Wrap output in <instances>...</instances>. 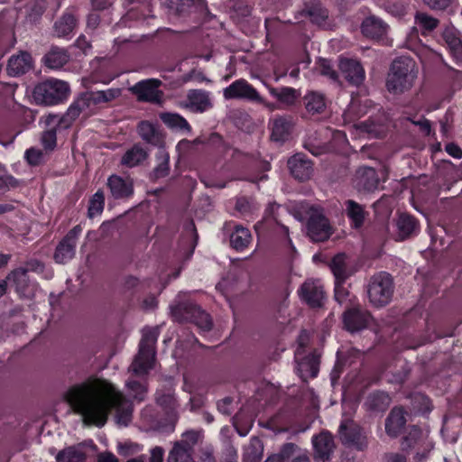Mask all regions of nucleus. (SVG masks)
Returning <instances> with one entry per match:
<instances>
[{"mask_svg": "<svg viewBox=\"0 0 462 462\" xmlns=\"http://www.w3.org/2000/svg\"><path fill=\"white\" fill-rule=\"evenodd\" d=\"M65 400L88 426L103 427L112 410L118 424L127 426L133 418V402L105 380L75 384L66 393Z\"/></svg>", "mask_w": 462, "mask_h": 462, "instance_id": "1", "label": "nucleus"}, {"mask_svg": "<svg viewBox=\"0 0 462 462\" xmlns=\"http://www.w3.org/2000/svg\"><path fill=\"white\" fill-rule=\"evenodd\" d=\"M418 69L415 60L406 55L396 57L389 69L386 78V88L394 95H400L411 88Z\"/></svg>", "mask_w": 462, "mask_h": 462, "instance_id": "2", "label": "nucleus"}, {"mask_svg": "<svg viewBox=\"0 0 462 462\" xmlns=\"http://www.w3.org/2000/svg\"><path fill=\"white\" fill-rule=\"evenodd\" d=\"M160 335L158 327H145L139 343V350L131 369L134 375H147L153 368L156 356V343Z\"/></svg>", "mask_w": 462, "mask_h": 462, "instance_id": "3", "label": "nucleus"}, {"mask_svg": "<svg viewBox=\"0 0 462 462\" xmlns=\"http://www.w3.org/2000/svg\"><path fill=\"white\" fill-rule=\"evenodd\" d=\"M170 309L173 321L193 323L203 332L210 331L213 328L210 315L193 301H179L171 305Z\"/></svg>", "mask_w": 462, "mask_h": 462, "instance_id": "4", "label": "nucleus"}, {"mask_svg": "<svg viewBox=\"0 0 462 462\" xmlns=\"http://www.w3.org/2000/svg\"><path fill=\"white\" fill-rule=\"evenodd\" d=\"M69 94L68 82L51 78L34 87L32 97L37 105L56 106L67 101Z\"/></svg>", "mask_w": 462, "mask_h": 462, "instance_id": "5", "label": "nucleus"}, {"mask_svg": "<svg viewBox=\"0 0 462 462\" xmlns=\"http://www.w3.org/2000/svg\"><path fill=\"white\" fill-rule=\"evenodd\" d=\"M233 159L237 163L236 167L241 173V179L253 183L267 180L268 176L265 172L271 170V164L267 161L239 151L234 152Z\"/></svg>", "mask_w": 462, "mask_h": 462, "instance_id": "6", "label": "nucleus"}, {"mask_svg": "<svg viewBox=\"0 0 462 462\" xmlns=\"http://www.w3.org/2000/svg\"><path fill=\"white\" fill-rule=\"evenodd\" d=\"M393 277L386 272H379L374 274L367 285L369 301L376 308L387 305L393 298Z\"/></svg>", "mask_w": 462, "mask_h": 462, "instance_id": "7", "label": "nucleus"}, {"mask_svg": "<svg viewBox=\"0 0 462 462\" xmlns=\"http://www.w3.org/2000/svg\"><path fill=\"white\" fill-rule=\"evenodd\" d=\"M121 94L119 88H108L100 91H87L82 93L76 100H74L68 108L69 116L76 120L79 115L91 106L108 103Z\"/></svg>", "mask_w": 462, "mask_h": 462, "instance_id": "8", "label": "nucleus"}, {"mask_svg": "<svg viewBox=\"0 0 462 462\" xmlns=\"http://www.w3.org/2000/svg\"><path fill=\"white\" fill-rule=\"evenodd\" d=\"M169 14L178 19L193 22L205 19L209 10L205 0H167Z\"/></svg>", "mask_w": 462, "mask_h": 462, "instance_id": "9", "label": "nucleus"}, {"mask_svg": "<svg viewBox=\"0 0 462 462\" xmlns=\"http://www.w3.org/2000/svg\"><path fill=\"white\" fill-rule=\"evenodd\" d=\"M75 120L69 116V112L60 116L56 114L47 115L43 122L47 127L41 136V143L45 151H53L57 146V133L68 129Z\"/></svg>", "mask_w": 462, "mask_h": 462, "instance_id": "10", "label": "nucleus"}, {"mask_svg": "<svg viewBox=\"0 0 462 462\" xmlns=\"http://www.w3.org/2000/svg\"><path fill=\"white\" fill-rule=\"evenodd\" d=\"M223 96L226 100L239 99L263 104V98L256 88L244 79H236L224 88Z\"/></svg>", "mask_w": 462, "mask_h": 462, "instance_id": "11", "label": "nucleus"}, {"mask_svg": "<svg viewBox=\"0 0 462 462\" xmlns=\"http://www.w3.org/2000/svg\"><path fill=\"white\" fill-rule=\"evenodd\" d=\"M342 444L355 447L358 450H364L367 447L366 436L364 430L352 420H346L340 423L338 430Z\"/></svg>", "mask_w": 462, "mask_h": 462, "instance_id": "12", "label": "nucleus"}, {"mask_svg": "<svg viewBox=\"0 0 462 462\" xmlns=\"http://www.w3.org/2000/svg\"><path fill=\"white\" fill-rule=\"evenodd\" d=\"M81 233V226L77 225L60 241L53 255L54 261L57 263L64 264L75 256L77 241Z\"/></svg>", "mask_w": 462, "mask_h": 462, "instance_id": "13", "label": "nucleus"}, {"mask_svg": "<svg viewBox=\"0 0 462 462\" xmlns=\"http://www.w3.org/2000/svg\"><path fill=\"white\" fill-rule=\"evenodd\" d=\"M306 229L308 236L313 242H324L333 233L328 218L318 211H313L310 215Z\"/></svg>", "mask_w": 462, "mask_h": 462, "instance_id": "14", "label": "nucleus"}, {"mask_svg": "<svg viewBox=\"0 0 462 462\" xmlns=\"http://www.w3.org/2000/svg\"><path fill=\"white\" fill-rule=\"evenodd\" d=\"M162 82L157 79H149L137 82L132 88L137 99L142 102L161 104L163 99V92L159 89Z\"/></svg>", "mask_w": 462, "mask_h": 462, "instance_id": "15", "label": "nucleus"}, {"mask_svg": "<svg viewBox=\"0 0 462 462\" xmlns=\"http://www.w3.org/2000/svg\"><path fill=\"white\" fill-rule=\"evenodd\" d=\"M370 319V312L364 310L360 305L346 307L342 315L344 328L351 333L367 328Z\"/></svg>", "mask_w": 462, "mask_h": 462, "instance_id": "16", "label": "nucleus"}, {"mask_svg": "<svg viewBox=\"0 0 462 462\" xmlns=\"http://www.w3.org/2000/svg\"><path fill=\"white\" fill-rule=\"evenodd\" d=\"M106 187L115 200L128 201L134 195V184L131 177L111 174L107 178Z\"/></svg>", "mask_w": 462, "mask_h": 462, "instance_id": "17", "label": "nucleus"}, {"mask_svg": "<svg viewBox=\"0 0 462 462\" xmlns=\"http://www.w3.org/2000/svg\"><path fill=\"white\" fill-rule=\"evenodd\" d=\"M300 298L312 309L320 308L324 304L325 291L323 287L314 281L307 280L300 287Z\"/></svg>", "mask_w": 462, "mask_h": 462, "instance_id": "18", "label": "nucleus"}, {"mask_svg": "<svg viewBox=\"0 0 462 462\" xmlns=\"http://www.w3.org/2000/svg\"><path fill=\"white\" fill-rule=\"evenodd\" d=\"M339 69L350 85L359 87L364 83L365 71L359 60L351 58H341Z\"/></svg>", "mask_w": 462, "mask_h": 462, "instance_id": "19", "label": "nucleus"}, {"mask_svg": "<svg viewBox=\"0 0 462 462\" xmlns=\"http://www.w3.org/2000/svg\"><path fill=\"white\" fill-rule=\"evenodd\" d=\"M78 17L73 9L67 8L53 24V33L59 38L70 39L78 27Z\"/></svg>", "mask_w": 462, "mask_h": 462, "instance_id": "20", "label": "nucleus"}, {"mask_svg": "<svg viewBox=\"0 0 462 462\" xmlns=\"http://www.w3.org/2000/svg\"><path fill=\"white\" fill-rule=\"evenodd\" d=\"M407 412L402 406L393 407L385 419V432L391 439L398 438L407 423Z\"/></svg>", "mask_w": 462, "mask_h": 462, "instance_id": "21", "label": "nucleus"}, {"mask_svg": "<svg viewBox=\"0 0 462 462\" xmlns=\"http://www.w3.org/2000/svg\"><path fill=\"white\" fill-rule=\"evenodd\" d=\"M137 132L146 143L157 147L159 150L164 149L165 135L156 125L149 121H141L138 124Z\"/></svg>", "mask_w": 462, "mask_h": 462, "instance_id": "22", "label": "nucleus"}, {"mask_svg": "<svg viewBox=\"0 0 462 462\" xmlns=\"http://www.w3.org/2000/svg\"><path fill=\"white\" fill-rule=\"evenodd\" d=\"M288 168L291 176L304 181L310 178L313 172V163L303 153H296L288 160Z\"/></svg>", "mask_w": 462, "mask_h": 462, "instance_id": "23", "label": "nucleus"}, {"mask_svg": "<svg viewBox=\"0 0 462 462\" xmlns=\"http://www.w3.org/2000/svg\"><path fill=\"white\" fill-rule=\"evenodd\" d=\"M312 444L314 448V457L323 462L328 461L330 456L335 448V443L333 436L328 432L323 431L319 435H316L312 439Z\"/></svg>", "mask_w": 462, "mask_h": 462, "instance_id": "24", "label": "nucleus"}, {"mask_svg": "<svg viewBox=\"0 0 462 462\" xmlns=\"http://www.w3.org/2000/svg\"><path fill=\"white\" fill-rule=\"evenodd\" d=\"M396 227L400 240L415 236L420 232L419 220L410 213H400L396 219Z\"/></svg>", "mask_w": 462, "mask_h": 462, "instance_id": "25", "label": "nucleus"}, {"mask_svg": "<svg viewBox=\"0 0 462 462\" xmlns=\"http://www.w3.org/2000/svg\"><path fill=\"white\" fill-rule=\"evenodd\" d=\"M187 107L193 113H204L212 107L208 92L203 89H191L187 95Z\"/></svg>", "mask_w": 462, "mask_h": 462, "instance_id": "26", "label": "nucleus"}, {"mask_svg": "<svg viewBox=\"0 0 462 462\" xmlns=\"http://www.w3.org/2000/svg\"><path fill=\"white\" fill-rule=\"evenodd\" d=\"M32 68V55L27 51H21L9 59L6 70L8 75L17 77L27 73Z\"/></svg>", "mask_w": 462, "mask_h": 462, "instance_id": "27", "label": "nucleus"}, {"mask_svg": "<svg viewBox=\"0 0 462 462\" xmlns=\"http://www.w3.org/2000/svg\"><path fill=\"white\" fill-rule=\"evenodd\" d=\"M344 211L349 220L351 227L354 229L361 228L368 216V212L365 210V206L353 199H347L345 201Z\"/></svg>", "mask_w": 462, "mask_h": 462, "instance_id": "28", "label": "nucleus"}, {"mask_svg": "<svg viewBox=\"0 0 462 462\" xmlns=\"http://www.w3.org/2000/svg\"><path fill=\"white\" fill-rule=\"evenodd\" d=\"M302 17L309 18L314 24L322 25L328 19V13L319 3H305L304 7L295 16L296 19Z\"/></svg>", "mask_w": 462, "mask_h": 462, "instance_id": "29", "label": "nucleus"}, {"mask_svg": "<svg viewBox=\"0 0 462 462\" xmlns=\"http://www.w3.org/2000/svg\"><path fill=\"white\" fill-rule=\"evenodd\" d=\"M391 403V397L383 391L370 393L364 403L365 410L372 413L384 412Z\"/></svg>", "mask_w": 462, "mask_h": 462, "instance_id": "30", "label": "nucleus"}, {"mask_svg": "<svg viewBox=\"0 0 462 462\" xmlns=\"http://www.w3.org/2000/svg\"><path fill=\"white\" fill-rule=\"evenodd\" d=\"M364 36L374 40L382 39L387 32V24L374 16L365 18L361 25Z\"/></svg>", "mask_w": 462, "mask_h": 462, "instance_id": "31", "label": "nucleus"}, {"mask_svg": "<svg viewBox=\"0 0 462 462\" xmlns=\"http://www.w3.org/2000/svg\"><path fill=\"white\" fill-rule=\"evenodd\" d=\"M147 158V151L140 144L135 143L123 154L120 164L131 169L141 165Z\"/></svg>", "mask_w": 462, "mask_h": 462, "instance_id": "32", "label": "nucleus"}, {"mask_svg": "<svg viewBox=\"0 0 462 462\" xmlns=\"http://www.w3.org/2000/svg\"><path fill=\"white\" fill-rule=\"evenodd\" d=\"M298 373L303 381L308 378H316L319 372V357L311 353L301 359L298 364Z\"/></svg>", "mask_w": 462, "mask_h": 462, "instance_id": "33", "label": "nucleus"}, {"mask_svg": "<svg viewBox=\"0 0 462 462\" xmlns=\"http://www.w3.org/2000/svg\"><path fill=\"white\" fill-rule=\"evenodd\" d=\"M442 37L456 63L462 62V39L458 32L452 29H447L443 32Z\"/></svg>", "mask_w": 462, "mask_h": 462, "instance_id": "34", "label": "nucleus"}, {"mask_svg": "<svg viewBox=\"0 0 462 462\" xmlns=\"http://www.w3.org/2000/svg\"><path fill=\"white\" fill-rule=\"evenodd\" d=\"M304 106L310 115H318L326 108V97L318 91H310L303 97Z\"/></svg>", "mask_w": 462, "mask_h": 462, "instance_id": "35", "label": "nucleus"}, {"mask_svg": "<svg viewBox=\"0 0 462 462\" xmlns=\"http://www.w3.org/2000/svg\"><path fill=\"white\" fill-rule=\"evenodd\" d=\"M292 130L290 120L284 117L275 118L272 124L271 138L274 142L284 143L289 140Z\"/></svg>", "mask_w": 462, "mask_h": 462, "instance_id": "36", "label": "nucleus"}, {"mask_svg": "<svg viewBox=\"0 0 462 462\" xmlns=\"http://www.w3.org/2000/svg\"><path fill=\"white\" fill-rule=\"evenodd\" d=\"M69 60L67 51L53 47L42 58L46 67L53 69L62 68Z\"/></svg>", "mask_w": 462, "mask_h": 462, "instance_id": "37", "label": "nucleus"}, {"mask_svg": "<svg viewBox=\"0 0 462 462\" xmlns=\"http://www.w3.org/2000/svg\"><path fill=\"white\" fill-rule=\"evenodd\" d=\"M269 93L272 97L277 99L282 105L287 106H293L298 97V91L291 87H282V88H269Z\"/></svg>", "mask_w": 462, "mask_h": 462, "instance_id": "38", "label": "nucleus"}, {"mask_svg": "<svg viewBox=\"0 0 462 462\" xmlns=\"http://www.w3.org/2000/svg\"><path fill=\"white\" fill-rule=\"evenodd\" d=\"M330 270L335 277V282L345 283L349 277L346 256L344 254H336L329 263Z\"/></svg>", "mask_w": 462, "mask_h": 462, "instance_id": "39", "label": "nucleus"}, {"mask_svg": "<svg viewBox=\"0 0 462 462\" xmlns=\"http://www.w3.org/2000/svg\"><path fill=\"white\" fill-rule=\"evenodd\" d=\"M55 458L57 462H85L87 454L79 445L69 446L61 449Z\"/></svg>", "mask_w": 462, "mask_h": 462, "instance_id": "40", "label": "nucleus"}, {"mask_svg": "<svg viewBox=\"0 0 462 462\" xmlns=\"http://www.w3.org/2000/svg\"><path fill=\"white\" fill-rule=\"evenodd\" d=\"M157 165L151 172L152 180L165 178L170 173V155L163 150H159L156 153Z\"/></svg>", "mask_w": 462, "mask_h": 462, "instance_id": "41", "label": "nucleus"}, {"mask_svg": "<svg viewBox=\"0 0 462 462\" xmlns=\"http://www.w3.org/2000/svg\"><path fill=\"white\" fill-rule=\"evenodd\" d=\"M251 240L252 236L249 229L240 226H236L230 236V244L236 251H243L245 249Z\"/></svg>", "mask_w": 462, "mask_h": 462, "instance_id": "42", "label": "nucleus"}, {"mask_svg": "<svg viewBox=\"0 0 462 462\" xmlns=\"http://www.w3.org/2000/svg\"><path fill=\"white\" fill-rule=\"evenodd\" d=\"M358 186L365 190L371 191L377 188L378 179L373 168L365 167L357 171Z\"/></svg>", "mask_w": 462, "mask_h": 462, "instance_id": "43", "label": "nucleus"}, {"mask_svg": "<svg viewBox=\"0 0 462 462\" xmlns=\"http://www.w3.org/2000/svg\"><path fill=\"white\" fill-rule=\"evenodd\" d=\"M163 123L170 128L183 133H190L191 126L189 122L179 114L165 113L162 116Z\"/></svg>", "mask_w": 462, "mask_h": 462, "instance_id": "44", "label": "nucleus"}, {"mask_svg": "<svg viewBox=\"0 0 462 462\" xmlns=\"http://www.w3.org/2000/svg\"><path fill=\"white\" fill-rule=\"evenodd\" d=\"M105 208V194L102 189H97L89 199L88 206V217L93 219L100 216Z\"/></svg>", "mask_w": 462, "mask_h": 462, "instance_id": "45", "label": "nucleus"}, {"mask_svg": "<svg viewBox=\"0 0 462 462\" xmlns=\"http://www.w3.org/2000/svg\"><path fill=\"white\" fill-rule=\"evenodd\" d=\"M126 2L129 5H136V6H132L126 13L127 19L135 21L146 19L150 12L146 0H126Z\"/></svg>", "mask_w": 462, "mask_h": 462, "instance_id": "46", "label": "nucleus"}, {"mask_svg": "<svg viewBox=\"0 0 462 462\" xmlns=\"http://www.w3.org/2000/svg\"><path fill=\"white\" fill-rule=\"evenodd\" d=\"M191 451L183 445L175 443L169 453L167 462H194Z\"/></svg>", "mask_w": 462, "mask_h": 462, "instance_id": "47", "label": "nucleus"}, {"mask_svg": "<svg viewBox=\"0 0 462 462\" xmlns=\"http://www.w3.org/2000/svg\"><path fill=\"white\" fill-rule=\"evenodd\" d=\"M7 280L15 285V291L18 293H23L28 286V275L23 267L12 271L6 277Z\"/></svg>", "mask_w": 462, "mask_h": 462, "instance_id": "48", "label": "nucleus"}, {"mask_svg": "<svg viewBox=\"0 0 462 462\" xmlns=\"http://www.w3.org/2000/svg\"><path fill=\"white\" fill-rule=\"evenodd\" d=\"M126 387L135 401L141 402L145 400L148 391L146 383H141L136 380H129L126 383Z\"/></svg>", "mask_w": 462, "mask_h": 462, "instance_id": "49", "label": "nucleus"}, {"mask_svg": "<svg viewBox=\"0 0 462 462\" xmlns=\"http://www.w3.org/2000/svg\"><path fill=\"white\" fill-rule=\"evenodd\" d=\"M415 23L421 30L428 32L435 30L439 23L437 18L425 13H417L415 15Z\"/></svg>", "mask_w": 462, "mask_h": 462, "instance_id": "50", "label": "nucleus"}, {"mask_svg": "<svg viewBox=\"0 0 462 462\" xmlns=\"http://www.w3.org/2000/svg\"><path fill=\"white\" fill-rule=\"evenodd\" d=\"M421 437V430L418 426H411L407 435L401 441V447L403 451H408L414 448Z\"/></svg>", "mask_w": 462, "mask_h": 462, "instance_id": "51", "label": "nucleus"}, {"mask_svg": "<svg viewBox=\"0 0 462 462\" xmlns=\"http://www.w3.org/2000/svg\"><path fill=\"white\" fill-rule=\"evenodd\" d=\"M101 23H110V16L95 11L92 9V11L89 13L87 18V26L88 29L95 30L100 25Z\"/></svg>", "mask_w": 462, "mask_h": 462, "instance_id": "52", "label": "nucleus"}, {"mask_svg": "<svg viewBox=\"0 0 462 462\" xmlns=\"http://www.w3.org/2000/svg\"><path fill=\"white\" fill-rule=\"evenodd\" d=\"M15 39L10 31L0 32V60L14 47Z\"/></svg>", "mask_w": 462, "mask_h": 462, "instance_id": "53", "label": "nucleus"}, {"mask_svg": "<svg viewBox=\"0 0 462 462\" xmlns=\"http://www.w3.org/2000/svg\"><path fill=\"white\" fill-rule=\"evenodd\" d=\"M201 438V432L198 430H187L182 434V439L178 444L183 445L192 450L194 445H196Z\"/></svg>", "mask_w": 462, "mask_h": 462, "instance_id": "54", "label": "nucleus"}, {"mask_svg": "<svg viewBox=\"0 0 462 462\" xmlns=\"http://www.w3.org/2000/svg\"><path fill=\"white\" fill-rule=\"evenodd\" d=\"M320 74L329 78L333 81L338 80V73L334 69L330 60L320 59L319 61Z\"/></svg>", "mask_w": 462, "mask_h": 462, "instance_id": "55", "label": "nucleus"}, {"mask_svg": "<svg viewBox=\"0 0 462 462\" xmlns=\"http://www.w3.org/2000/svg\"><path fill=\"white\" fill-rule=\"evenodd\" d=\"M345 283L335 282L334 288V298L337 302L340 305L346 303L347 300L350 304H352V299H348L350 297V293L346 288H345Z\"/></svg>", "mask_w": 462, "mask_h": 462, "instance_id": "56", "label": "nucleus"}, {"mask_svg": "<svg viewBox=\"0 0 462 462\" xmlns=\"http://www.w3.org/2000/svg\"><path fill=\"white\" fill-rule=\"evenodd\" d=\"M298 449V446L291 442H287L283 444L280 449L278 454H273L274 456H278L281 462H284L291 458L296 450Z\"/></svg>", "mask_w": 462, "mask_h": 462, "instance_id": "57", "label": "nucleus"}, {"mask_svg": "<svg viewBox=\"0 0 462 462\" xmlns=\"http://www.w3.org/2000/svg\"><path fill=\"white\" fill-rule=\"evenodd\" d=\"M236 210L242 215L250 214L253 211V204L251 199L242 196L236 199Z\"/></svg>", "mask_w": 462, "mask_h": 462, "instance_id": "58", "label": "nucleus"}, {"mask_svg": "<svg viewBox=\"0 0 462 462\" xmlns=\"http://www.w3.org/2000/svg\"><path fill=\"white\" fill-rule=\"evenodd\" d=\"M19 185L20 180L11 174L0 176V191H6L10 189H15L19 187Z\"/></svg>", "mask_w": 462, "mask_h": 462, "instance_id": "59", "label": "nucleus"}, {"mask_svg": "<svg viewBox=\"0 0 462 462\" xmlns=\"http://www.w3.org/2000/svg\"><path fill=\"white\" fill-rule=\"evenodd\" d=\"M42 158V152L35 149V148H29L25 151V159L28 162V164L32 166H37L41 163Z\"/></svg>", "mask_w": 462, "mask_h": 462, "instance_id": "60", "label": "nucleus"}, {"mask_svg": "<svg viewBox=\"0 0 462 462\" xmlns=\"http://www.w3.org/2000/svg\"><path fill=\"white\" fill-rule=\"evenodd\" d=\"M114 0H92V9L110 16V8Z\"/></svg>", "mask_w": 462, "mask_h": 462, "instance_id": "61", "label": "nucleus"}, {"mask_svg": "<svg viewBox=\"0 0 462 462\" xmlns=\"http://www.w3.org/2000/svg\"><path fill=\"white\" fill-rule=\"evenodd\" d=\"M158 405L166 410H172L174 408V399L169 393H162L156 397Z\"/></svg>", "mask_w": 462, "mask_h": 462, "instance_id": "62", "label": "nucleus"}, {"mask_svg": "<svg viewBox=\"0 0 462 462\" xmlns=\"http://www.w3.org/2000/svg\"><path fill=\"white\" fill-rule=\"evenodd\" d=\"M23 270H26V273L33 272V273H42L44 271V263L37 259H30L26 261L25 266L23 267Z\"/></svg>", "mask_w": 462, "mask_h": 462, "instance_id": "63", "label": "nucleus"}, {"mask_svg": "<svg viewBox=\"0 0 462 462\" xmlns=\"http://www.w3.org/2000/svg\"><path fill=\"white\" fill-rule=\"evenodd\" d=\"M453 0H423L424 4L432 10H445Z\"/></svg>", "mask_w": 462, "mask_h": 462, "instance_id": "64", "label": "nucleus"}]
</instances>
